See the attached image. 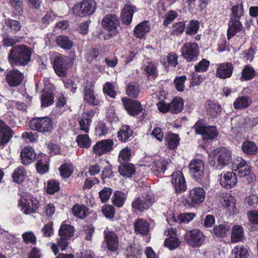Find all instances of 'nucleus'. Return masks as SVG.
<instances>
[{"label": "nucleus", "instance_id": "a18cd8bd", "mask_svg": "<svg viewBox=\"0 0 258 258\" xmlns=\"http://www.w3.org/2000/svg\"><path fill=\"white\" fill-rule=\"evenodd\" d=\"M241 148L243 152L247 155H254L257 151V147L256 144L251 141L244 142Z\"/></svg>", "mask_w": 258, "mask_h": 258}, {"label": "nucleus", "instance_id": "9b49d317", "mask_svg": "<svg viewBox=\"0 0 258 258\" xmlns=\"http://www.w3.org/2000/svg\"><path fill=\"white\" fill-rule=\"evenodd\" d=\"M183 57L187 61H195L199 53V46L196 43L186 42L181 49Z\"/></svg>", "mask_w": 258, "mask_h": 258}, {"label": "nucleus", "instance_id": "4468645a", "mask_svg": "<svg viewBox=\"0 0 258 258\" xmlns=\"http://www.w3.org/2000/svg\"><path fill=\"white\" fill-rule=\"evenodd\" d=\"M171 182L176 192H183L186 189V184L184 177L182 173L180 171L172 173Z\"/></svg>", "mask_w": 258, "mask_h": 258}, {"label": "nucleus", "instance_id": "e433bc0d", "mask_svg": "<svg viewBox=\"0 0 258 258\" xmlns=\"http://www.w3.org/2000/svg\"><path fill=\"white\" fill-rule=\"evenodd\" d=\"M207 113L211 116H215L221 112V105L216 102L209 100L206 105Z\"/></svg>", "mask_w": 258, "mask_h": 258}, {"label": "nucleus", "instance_id": "0eeeda50", "mask_svg": "<svg viewBox=\"0 0 258 258\" xmlns=\"http://www.w3.org/2000/svg\"><path fill=\"white\" fill-rule=\"evenodd\" d=\"M195 131L202 135L204 139L211 140L216 138L218 132L215 126H206L205 121L200 119L194 125Z\"/></svg>", "mask_w": 258, "mask_h": 258}, {"label": "nucleus", "instance_id": "79ce46f5", "mask_svg": "<svg viewBox=\"0 0 258 258\" xmlns=\"http://www.w3.org/2000/svg\"><path fill=\"white\" fill-rule=\"evenodd\" d=\"M88 209L83 205L76 204L72 208L73 214L81 219L85 218L88 214Z\"/></svg>", "mask_w": 258, "mask_h": 258}, {"label": "nucleus", "instance_id": "49530a36", "mask_svg": "<svg viewBox=\"0 0 258 258\" xmlns=\"http://www.w3.org/2000/svg\"><path fill=\"white\" fill-rule=\"evenodd\" d=\"M168 147L172 150L175 149L179 144L180 139L179 136L175 134H169L166 137Z\"/></svg>", "mask_w": 258, "mask_h": 258}, {"label": "nucleus", "instance_id": "2eb2a0df", "mask_svg": "<svg viewBox=\"0 0 258 258\" xmlns=\"http://www.w3.org/2000/svg\"><path fill=\"white\" fill-rule=\"evenodd\" d=\"M113 145L114 142L111 139L103 140L96 143L93 147V151L96 155L101 156L110 152Z\"/></svg>", "mask_w": 258, "mask_h": 258}, {"label": "nucleus", "instance_id": "4c0bfd02", "mask_svg": "<svg viewBox=\"0 0 258 258\" xmlns=\"http://www.w3.org/2000/svg\"><path fill=\"white\" fill-rule=\"evenodd\" d=\"M150 27L149 23L147 21H144L142 23L139 24L134 30L135 35L137 37L142 38L144 37L145 35L149 32Z\"/></svg>", "mask_w": 258, "mask_h": 258}, {"label": "nucleus", "instance_id": "680f3d73", "mask_svg": "<svg viewBox=\"0 0 258 258\" xmlns=\"http://www.w3.org/2000/svg\"><path fill=\"white\" fill-rule=\"evenodd\" d=\"M132 155L131 150L128 148H125L122 149L118 156V160L121 163H126L130 160Z\"/></svg>", "mask_w": 258, "mask_h": 258}, {"label": "nucleus", "instance_id": "a878e982", "mask_svg": "<svg viewBox=\"0 0 258 258\" xmlns=\"http://www.w3.org/2000/svg\"><path fill=\"white\" fill-rule=\"evenodd\" d=\"M36 157V153L32 147H25L21 152L22 162L24 165H29L33 162Z\"/></svg>", "mask_w": 258, "mask_h": 258}, {"label": "nucleus", "instance_id": "864d4df0", "mask_svg": "<svg viewBox=\"0 0 258 258\" xmlns=\"http://www.w3.org/2000/svg\"><path fill=\"white\" fill-rule=\"evenodd\" d=\"M229 229V226L225 224H220L214 227L213 232L217 236L224 237L226 236Z\"/></svg>", "mask_w": 258, "mask_h": 258}, {"label": "nucleus", "instance_id": "8fccbe9b", "mask_svg": "<svg viewBox=\"0 0 258 258\" xmlns=\"http://www.w3.org/2000/svg\"><path fill=\"white\" fill-rule=\"evenodd\" d=\"M185 27V22L184 21L174 23L171 28V34L175 35H179L184 32Z\"/></svg>", "mask_w": 258, "mask_h": 258}, {"label": "nucleus", "instance_id": "69168bd1", "mask_svg": "<svg viewBox=\"0 0 258 258\" xmlns=\"http://www.w3.org/2000/svg\"><path fill=\"white\" fill-rule=\"evenodd\" d=\"M143 69L149 76H152L153 78L156 77L157 69L155 64L150 62H146L143 66Z\"/></svg>", "mask_w": 258, "mask_h": 258}, {"label": "nucleus", "instance_id": "13d9d810", "mask_svg": "<svg viewBox=\"0 0 258 258\" xmlns=\"http://www.w3.org/2000/svg\"><path fill=\"white\" fill-rule=\"evenodd\" d=\"M235 258H248V252L246 248L243 245L236 246L233 250Z\"/></svg>", "mask_w": 258, "mask_h": 258}, {"label": "nucleus", "instance_id": "aec40b11", "mask_svg": "<svg viewBox=\"0 0 258 258\" xmlns=\"http://www.w3.org/2000/svg\"><path fill=\"white\" fill-rule=\"evenodd\" d=\"M13 136V131L3 120H0V147L7 144Z\"/></svg>", "mask_w": 258, "mask_h": 258}, {"label": "nucleus", "instance_id": "6ab92c4d", "mask_svg": "<svg viewBox=\"0 0 258 258\" xmlns=\"http://www.w3.org/2000/svg\"><path fill=\"white\" fill-rule=\"evenodd\" d=\"M95 113L94 110H90L82 114V116L79 119L80 129L81 131L86 133L89 132L92 118L94 116Z\"/></svg>", "mask_w": 258, "mask_h": 258}, {"label": "nucleus", "instance_id": "dca6fc26", "mask_svg": "<svg viewBox=\"0 0 258 258\" xmlns=\"http://www.w3.org/2000/svg\"><path fill=\"white\" fill-rule=\"evenodd\" d=\"M121 100L124 107L131 115H137L143 109L141 103L136 100L124 97Z\"/></svg>", "mask_w": 258, "mask_h": 258}, {"label": "nucleus", "instance_id": "6e6552de", "mask_svg": "<svg viewBox=\"0 0 258 258\" xmlns=\"http://www.w3.org/2000/svg\"><path fill=\"white\" fill-rule=\"evenodd\" d=\"M190 173L198 181L201 182L203 179H207V175L205 172L203 161L199 159L192 160L189 164Z\"/></svg>", "mask_w": 258, "mask_h": 258}, {"label": "nucleus", "instance_id": "0e129e2a", "mask_svg": "<svg viewBox=\"0 0 258 258\" xmlns=\"http://www.w3.org/2000/svg\"><path fill=\"white\" fill-rule=\"evenodd\" d=\"M112 194V190L110 187H105L99 192V198L103 203L107 202Z\"/></svg>", "mask_w": 258, "mask_h": 258}, {"label": "nucleus", "instance_id": "5fc2aeb1", "mask_svg": "<svg viewBox=\"0 0 258 258\" xmlns=\"http://www.w3.org/2000/svg\"><path fill=\"white\" fill-rule=\"evenodd\" d=\"M59 170L60 175L63 178H68L73 172V167L71 164L66 163L60 166Z\"/></svg>", "mask_w": 258, "mask_h": 258}, {"label": "nucleus", "instance_id": "f03ea898", "mask_svg": "<svg viewBox=\"0 0 258 258\" xmlns=\"http://www.w3.org/2000/svg\"><path fill=\"white\" fill-rule=\"evenodd\" d=\"M96 3L94 0H83L74 4L72 8L73 14L81 18L92 15L96 10Z\"/></svg>", "mask_w": 258, "mask_h": 258}, {"label": "nucleus", "instance_id": "20e7f679", "mask_svg": "<svg viewBox=\"0 0 258 258\" xmlns=\"http://www.w3.org/2000/svg\"><path fill=\"white\" fill-rule=\"evenodd\" d=\"M215 159L209 160V164L215 169H221L228 165L231 160L230 151L226 148L214 151Z\"/></svg>", "mask_w": 258, "mask_h": 258}, {"label": "nucleus", "instance_id": "603ef678", "mask_svg": "<svg viewBox=\"0 0 258 258\" xmlns=\"http://www.w3.org/2000/svg\"><path fill=\"white\" fill-rule=\"evenodd\" d=\"M25 174L26 172L24 167L17 168L13 173L14 181L17 183H21L25 179Z\"/></svg>", "mask_w": 258, "mask_h": 258}, {"label": "nucleus", "instance_id": "c03bdc74", "mask_svg": "<svg viewBox=\"0 0 258 258\" xmlns=\"http://www.w3.org/2000/svg\"><path fill=\"white\" fill-rule=\"evenodd\" d=\"M56 42L58 45L64 49H70L73 46V41L68 37L64 35L58 36L56 39Z\"/></svg>", "mask_w": 258, "mask_h": 258}, {"label": "nucleus", "instance_id": "37998d69", "mask_svg": "<svg viewBox=\"0 0 258 258\" xmlns=\"http://www.w3.org/2000/svg\"><path fill=\"white\" fill-rule=\"evenodd\" d=\"M170 112L178 113L181 111L183 108V100L181 97H176L170 103Z\"/></svg>", "mask_w": 258, "mask_h": 258}, {"label": "nucleus", "instance_id": "f8f14e48", "mask_svg": "<svg viewBox=\"0 0 258 258\" xmlns=\"http://www.w3.org/2000/svg\"><path fill=\"white\" fill-rule=\"evenodd\" d=\"M83 86V98L86 102L92 106L100 105L102 103V101L94 94L92 82H87Z\"/></svg>", "mask_w": 258, "mask_h": 258}, {"label": "nucleus", "instance_id": "c85d7f7f", "mask_svg": "<svg viewBox=\"0 0 258 258\" xmlns=\"http://www.w3.org/2000/svg\"><path fill=\"white\" fill-rule=\"evenodd\" d=\"M136 11V8L135 6L130 4H125L122 12V22L126 25H129L132 21L133 14Z\"/></svg>", "mask_w": 258, "mask_h": 258}, {"label": "nucleus", "instance_id": "f3484780", "mask_svg": "<svg viewBox=\"0 0 258 258\" xmlns=\"http://www.w3.org/2000/svg\"><path fill=\"white\" fill-rule=\"evenodd\" d=\"M68 58L62 55H58L55 57L53 68L58 76H66L68 70Z\"/></svg>", "mask_w": 258, "mask_h": 258}, {"label": "nucleus", "instance_id": "f704fd0d", "mask_svg": "<svg viewBox=\"0 0 258 258\" xmlns=\"http://www.w3.org/2000/svg\"><path fill=\"white\" fill-rule=\"evenodd\" d=\"M244 231L242 226L235 225L232 228L231 240L232 242H238L244 239Z\"/></svg>", "mask_w": 258, "mask_h": 258}, {"label": "nucleus", "instance_id": "f257e3e1", "mask_svg": "<svg viewBox=\"0 0 258 258\" xmlns=\"http://www.w3.org/2000/svg\"><path fill=\"white\" fill-rule=\"evenodd\" d=\"M31 49L24 45L15 46L10 50L8 60L12 67L26 66L31 60Z\"/></svg>", "mask_w": 258, "mask_h": 258}, {"label": "nucleus", "instance_id": "ea45409f", "mask_svg": "<svg viewBox=\"0 0 258 258\" xmlns=\"http://www.w3.org/2000/svg\"><path fill=\"white\" fill-rule=\"evenodd\" d=\"M140 92L139 84L135 82H129L126 86V94L133 98H137Z\"/></svg>", "mask_w": 258, "mask_h": 258}, {"label": "nucleus", "instance_id": "4d7b16f0", "mask_svg": "<svg viewBox=\"0 0 258 258\" xmlns=\"http://www.w3.org/2000/svg\"><path fill=\"white\" fill-rule=\"evenodd\" d=\"M231 19H238L243 16L244 10L242 4L233 6L231 8Z\"/></svg>", "mask_w": 258, "mask_h": 258}, {"label": "nucleus", "instance_id": "393cba45", "mask_svg": "<svg viewBox=\"0 0 258 258\" xmlns=\"http://www.w3.org/2000/svg\"><path fill=\"white\" fill-rule=\"evenodd\" d=\"M105 241L108 249L111 251H115L118 246V238L116 234L112 231H104Z\"/></svg>", "mask_w": 258, "mask_h": 258}, {"label": "nucleus", "instance_id": "b1692460", "mask_svg": "<svg viewBox=\"0 0 258 258\" xmlns=\"http://www.w3.org/2000/svg\"><path fill=\"white\" fill-rule=\"evenodd\" d=\"M220 201L229 213L235 214L236 212L235 200L233 197L228 193H224L220 197Z\"/></svg>", "mask_w": 258, "mask_h": 258}, {"label": "nucleus", "instance_id": "bb28decb", "mask_svg": "<svg viewBox=\"0 0 258 258\" xmlns=\"http://www.w3.org/2000/svg\"><path fill=\"white\" fill-rule=\"evenodd\" d=\"M22 26L17 20L6 19L3 24V29L8 33L14 34L20 31Z\"/></svg>", "mask_w": 258, "mask_h": 258}, {"label": "nucleus", "instance_id": "338daca9", "mask_svg": "<svg viewBox=\"0 0 258 258\" xmlns=\"http://www.w3.org/2000/svg\"><path fill=\"white\" fill-rule=\"evenodd\" d=\"M102 212L106 218L111 219L114 217L115 209L112 205L106 204L102 207Z\"/></svg>", "mask_w": 258, "mask_h": 258}, {"label": "nucleus", "instance_id": "e2e57ef3", "mask_svg": "<svg viewBox=\"0 0 258 258\" xmlns=\"http://www.w3.org/2000/svg\"><path fill=\"white\" fill-rule=\"evenodd\" d=\"M53 97L50 92H43L41 97V105L47 107L53 104Z\"/></svg>", "mask_w": 258, "mask_h": 258}, {"label": "nucleus", "instance_id": "052dcab7", "mask_svg": "<svg viewBox=\"0 0 258 258\" xmlns=\"http://www.w3.org/2000/svg\"><path fill=\"white\" fill-rule=\"evenodd\" d=\"M200 28L199 23L196 20L190 21L187 25L186 33L189 35L196 34Z\"/></svg>", "mask_w": 258, "mask_h": 258}, {"label": "nucleus", "instance_id": "774afa93", "mask_svg": "<svg viewBox=\"0 0 258 258\" xmlns=\"http://www.w3.org/2000/svg\"><path fill=\"white\" fill-rule=\"evenodd\" d=\"M10 4L16 14H20L23 11V2L21 0H10Z\"/></svg>", "mask_w": 258, "mask_h": 258}, {"label": "nucleus", "instance_id": "1a4fd4ad", "mask_svg": "<svg viewBox=\"0 0 258 258\" xmlns=\"http://www.w3.org/2000/svg\"><path fill=\"white\" fill-rule=\"evenodd\" d=\"M184 240L189 246L199 247L204 243L205 237L203 232L198 229L189 230L184 235Z\"/></svg>", "mask_w": 258, "mask_h": 258}, {"label": "nucleus", "instance_id": "7ed1b4c3", "mask_svg": "<svg viewBox=\"0 0 258 258\" xmlns=\"http://www.w3.org/2000/svg\"><path fill=\"white\" fill-rule=\"evenodd\" d=\"M154 199L152 192L147 188L141 195L136 197L132 203V208L136 211L143 212L148 210L153 204Z\"/></svg>", "mask_w": 258, "mask_h": 258}, {"label": "nucleus", "instance_id": "cd10ccee", "mask_svg": "<svg viewBox=\"0 0 258 258\" xmlns=\"http://www.w3.org/2000/svg\"><path fill=\"white\" fill-rule=\"evenodd\" d=\"M237 183V179L236 174L233 172H226L223 178H221V184L222 186L227 188H230L234 186Z\"/></svg>", "mask_w": 258, "mask_h": 258}, {"label": "nucleus", "instance_id": "423d86ee", "mask_svg": "<svg viewBox=\"0 0 258 258\" xmlns=\"http://www.w3.org/2000/svg\"><path fill=\"white\" fill-rule=\"evenodd\" d=\"M30 127L41 133H49L53 130V122L48 117L33 118L29 122Z\"/></svg>", "mask_w": 258, "mask_h": 258}, {"label": "nucleus", "instance_id": "39448f33", "mask_svg": "<svg viewBox=\"0 0 258 258\" xmlns=\"http://www.w3.org/2000/svg\"><path fill=\"white\" fill-rule=\"evenodd\" d=\"M18 205L21 207L24 214L28 215L35 213L39 208L38 201L29 194L23 195L18 201Z\"/></svg>", "mask_w": 258, "mask_h": 258}, {"label": "nucleus", "instance_id": "9d476101", "mask_svg": "<svg viewBox=\"0 0 258 258\" xmlns=\"http://www.w3.org/2000/svg\"><path fill=\"white\" fill-rule=\"evenodd\" d=\"M119 20L114 14H107L102 20V25L104 29L111 33L109 34L112 37L117 33V28L119 25Z\"/></svg>", "mask_w": 258, "mask_h": 258}, {"label": "nucleus", "instance_id": "a211bd4d", "mask_svg": "<svg viewBox=\"0 0 258 258\" xmlns=\"http://www.w3.org/2000/svg\"><path fill=\"white\" fill-rule=\"evenodd\" d=\"M24 79L23 74L17 70H12L6 73V81L9 86L16 87L20 85Z\"/></svg>", "mask_w": 258, "mask_h": 258}, {"label": "nucleus", "instance_id": "3c124183", "mask_svg": "<svg viewBox=\"0 0 258 258\" xmlns=\"http://www.w3.org/2000/svg\"><path fill=\"white\" fill-rule=\"evenodd\" d=\"M68 238H62L60 237V238L57 241V244L55 243H52L51 248L52 251L54 252L55 254H56L58 252V247L61 249V250H63L66 249L68 246Z\"/></svg>", "mask_w": 258, "mask_h": 258}, {"label": "nucleus", "instance_id": "09e8293b", "mask_svg": "<svg viewBox=\"0 0 258 258\" xmlns=\"http://www.w3.org/2000/svg\"><path fill=\"white\" fill-rule=\"evenodd\" d=\"M180 244L179 239L175 236H170L166 238L164 242V246L170 250L177 248Z\"/></svg>", "mask_w": 258, "mask_h": 258}, {"label": "nucleus", "instance_id": "2f4dec72", "mask_svg": "<svg viewBox=\"0 0 258 258\" xmlns=\"http://www.w3.org/2000/svg\"><path fill=\"white\" fill-rule=\"evenodd\" d=\"M127 197V193L116 190L113 194L111 201L115 206L120 208L124 205Z\"/></svg>", "mask_w": 258, "mask_h": 258}, {"label": "nucleus", "instance_id": "5701e85b", "mask_svg": "<svg viewBox=\"0 0 258 258\" xmlns=\"http://www.w3.org/2000/svg\"><path fill=\"white\" fill-rule=\"evenodd\" d=\"M153 163V164L151 168V171L154 174L159 176L165 172L168 162L164 159L156 156L154 157Z\"/></svg>", "mask_w": 258, "mask_h": 258}, {"label": "nucleus", "instance_id": "c756f323", "mask_svg": "<svg viewBox=\"0 0 258 258\" xmlns=\"http://www.w3.org/2000/svg\"><path fill=\"white\" fill-rule=\"evenodd\" d=\"M252 103L251 98L248 96H238L233 103L235 109L241 110L249 107Z\"/></svg>", "mask_w": 258, "mask_h": 258}, {"label": "nucleus", "instance_id": "58836bf2", "mask_svg": "<svg viewBox=\"0 0 258 258\" xmlns=\"http://www.w3.org/2000/svg\"><path fill=\"white\" fill-rule=\"evenodd\" d=\"M74 227L62 223L59 230V235L62 238L70 239L74 235Z\"/></svg>", "mask_w": 258, "mask_h": 258}, {"label": "nucleus", "instance_id": "ddd939ff", "mask_svg": "<svg viewBox=\"0 0 258 258\" xmlns=\"http://www.w3.org/2000/svg\"><path fill=\"white\" fill-rule=\"evenodd\" d=\"M233 170L240 177L248 176L251 171L249 165L241 157H237L232 164Z\"/></svg>", "mask_w": 258, "mask_h": 258}, {"label": "nucleus", "instance_id": "473e14b6", "mask_svg": "<svg viewBox=\"0 0 258 258\" xmlns=\"http://www.w3.org/2000/svg\"><path fill=\"white\" fill-rule=\"evenodd\" d=\"M135 232L142 235H146L149 232V225L147 221L143 219H139L134 224Z\"/></svg>", "mask_w": 258, "mask_h": 258}, {"label": "nucleus", "instance_id": "6e6d98bb", "mask_svg": "<svg viewBox=\"0 0 258 258\" xmlns=\"http://www.w3.org/2000/svg\"><path fill=\"white\" fill-rule=\"evenodd\" d=\"M255 75V71L250 65L246 66L242 71L241 78L244 80L252 79Z\"/></svg>", "mask_w": 258, "mask_h": 258}, {"label": "nucleus", "instance_id": "72a5a7b5", "mask_svg": "<svg viewBox=\"0 0 258 258\" xmlns=\"http://www.w3.org/2000/svg\"><path fill=\"white\" fill-rule=\"evenodd\" d=\"M36 167L38 172L41 174H45L48 171V158L46 155L39 156Z\"/></svg>", "mask_w": 258, "mask_h": 258}, {"label": "nucleus", "instance_id": "4be33fe9", "mask_svg": "<svg viewBox=\"0 0 258 258\" xmlns=\"http://www.w3.org/2000/svg\"><path fill=\"white\" fill-rule=\"evenodd\" d=\"M233 71L231 62H225L219 64L216 69V76L220 79H225L230 78Z\"/></svg>", "mask_w": 258, "mask_h": 258}, {"label": "nucleus", "instance_id": "de8ad7c7", "mask_svg": "<svg viewBox=\"0 0 258 258\" xmlns=\"http://www.w3.org/2000/svg\"><path fill=\"white\" fill-rule=\"evenodd\" d=\"M76 142L81 148H89L91 145V140L87 134L80 135L77 136Z\"/></svg>", "mask_w": 258, "mask_h": 258}, {"label": "nucleus", "instance_id": "bf43d9fd", "mask_svg": "<svg viewBox=\"0 0 258 258\" xmlns=\"http://www.w3.org/2000/svg\"><path fill=\"white\" fill-rule=\"evenodd\" d=\"M127 251L128 258H140L143 252L140 246H136L135 244L131 245Z\"/></svg>", "mask_w": 258, "mask_h": 258}, {"label": "nucleus", "instance_id": "a19ab883", "mask_svg": "<svg viewBox=\"0 0 258 258\" xmlns=\"http://www.w3.org/2000/svg\"><path fill=\"white\" fill-rule=\"evenodd\" d=\"M133 133V130L129 126L122 125L118 132V138L121 142H125L132 137Z\"/></svg>", "mask_w": 258, "mask_h": 258}, {"label": "nucleus", "instance_id": "412c9836", "mask_svg": "<svg viewBox=\"0 0 258 258\" xmlns=\"http://www.w3.org/2000/svg\"><path fill=\"white\" fill-rule=\"evenodd\" d=\"M205 198V192L203 188L195 187L189 192V202L194 206L202 203Z\"/></svg>", "mask_w": 258, "mask_h": 258}, {"label": "nucleus", "instance_id": "7c9ffc66", "mask_svg": "<svg viewBox=\"0 0 258 258\" xmlns=\"http://www.w3.org/2000/svg\"><path fill=\"white\" fill-rule=\"evenodd\" d=\"M242 25L238 19H231L229 23V28L227 30V38L230 39L238 32L241 30Z\"/></svg>", "mask_w": 258, "mask_h": 258}, {"label": "nucleus", "instance_id": "c9c22d12", "mask_svg": "<svg viewBox=\"0 0 258 258\" xmlns=\"http://www.w3.org/2000/svg\"><path fill=\"white\" fill-rule=\"evenodd\" d=\"M119 173L126 177H130L135 173L134 166L131 163H121L118 166Z\"/></svg>", "mask_w": 258, "mask_h": 258}]
</instances>
